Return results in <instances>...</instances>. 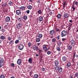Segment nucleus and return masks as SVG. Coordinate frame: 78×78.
<instances>
[{"mask_svg":"<svg viewBox=\"0 0 78 78\" xmlns=\"http://www.w3.org/2000/svg\"><path fill=\"white\" fill-rule=\"evenodd\" d=\"M67 33L66 30H63L61 32V36L62 37H64L67 35Z\"/></svg>","mask_w":78,"mask_h":78,"instance_id":"nucleus-1","label":"nucleus"},{"mask_svg":"<svg viewBox=\"0 0 78 78\" xmlns=\"http://www.w3.org/2000/svg\"><path fill=\"white\" fill-rule=\"evenodd\" d=\"M64 19H67L69 18V14L68 13H65L63 14V16Z\"/></svg>","mask_w":78,"mask_h":78,"instance_id":"nucleus-2","label":"nucleus"},{"mask_svg":"<svg viewBox=\"0 0 78 78\" xmlns=\"http://www.w3.org/2000/svg\"><path fill=\"white\" fill-rule=\"evenodd\" d=\"M2 60H0V67H2L3 66V62L4 61V59L3 58H1Z\"/></svg>","mask_w":78,"mask_h":78,"instance_id":"nucleus-3","label":"nucleus"},{"mask_svg":"<svg viewBox=\"0 0 78 78\" xmlns=\"http://www.w3.org/2000/svg\"><path fill=\"white\" fill-rule=\"evenodd\" d=\"M75 41L73 40H72L70 41V44L72 45H75Z\"/></svg>","mask_w":78,"mask_h":78,"instance_id":"nucleus-4","label":"nucleus"},{"mask_svg":"<svg viewBox=\"0 0 78 78\" xmlns=\"http://www.w3.org/2000/svg\"><path fill=\"white\" fill-rule=\"evenodd\" d=\"M28 61L30 64H32L33 63V58H30L28 59Z\"/></svg>","mask_w":78,"mask_h":78,"instance_id":"nucleus-5","label":"nucleus"},{"mask_svg":"<svg viewBox=\"0 0 78 78\" xmlns=\"http://www.w3.org/2000/svg\"><path fill=\"white\" fill-rule=\"evenodd\" d=\"M10 20V17L9 16H7L6 18L5 21V22H9Z\"/></svg>","mask_w":78,"mask_h":78,"instance_id":"nucleus-6","label":"nucleus"},{"mask_svg":"<svg viewBox=\"0 0 78 78\" xmlns=\"http://www.w3.org/2000/svg\"><path fill=\"white\" fill-rule=\"evenodd\" d=\"M62 61H63V62H65V61H67V57L65 56L62 57Z\"/></svg>","mask_w":78,"mask_h":78,"instance_id":"nucleus-7","label":"nucleus"},{"mask_svg":"<svg viewBox=\"0 0 78 78\" xmlns=\"http://www.w3.org/2000/svg\"><path fill=\"white\" fill-rule=\"evenodd\" d=\"M73 6H77V5H78V1H74L73 2Z\"/></svg>","mask_w":78,"mask_h":78,"instance_id":"nucleus-8","label":"nucleus"},{"mask_svg":"<svg viewBox=\"0 0 78 78\" xmlns=\"http://www.w3.org/2000/svg\"><path fill=\"white\" fill-rule=\"evenodd\" d=\"M58 70V73H62V67L59 68Z\"/></svg>","mask_w":78,"mask_h":78,"instance_id":"nucleus-9","label":"nucleus"},{"mask_svg":"<svg viewBox=\"0 0 78 78\" xmlns=\"http://www.w3.org/2000/svg\"><path fill=\"white\" fill-rule=\"evenodd\" d=\"M55 70L57 71L58 70V69H59V65L55 66Z\"/></svg>","mask_w":78,"mask_h":78,"instance_id":"nucleus-10","label":"nucleus"},{"mask_svg":"<svg viewBox=\"0 0 78 78\" xmlns=\"http://www.w3.org/2000/svg\"><path fill=\"white\" fill-rule=\"evenodd\" d=\"M76 10L75 9V5H72V7H71V10L72 11H75V10Z\"/></svg>","mask_w":78,"mask_h":78,"instance_id":"nucleus-11","label":"nucleus"},{"mask_svg":"<svg viewBox=\"0 0 78 78\" xmlns=\"http://www.w3.org/2000/svg\"><path fill=\"white\" fill-rule=\"evenodd\" d=\"M54 63L55 66H58V64H59V62L58 60H56L55 61Z\"/></svg>","mask_w":78,"mask_h":78,"instance_id":"nucleus-12","label":"nucleus"},{"mask_svg":"<svg viewBox=\"0 0 78 78\" xmlns=\"http://www.w3.org/2000/svg\"><path fill=\"white\" fill-rule=\"evenodd\" d=\"M72 47L71 45H69L67 46V49L68 50H72Z\"/></svg>","mask_w":78,"mask_h":78,"instance_id":"nucleus-13","label":"nucleus"},{"mask_svg":"<svg viewBox=\"0 0 78 78\" xmlns=\"http://www.w3.org/2000/svg\"><path fill=\"white\" fill-rule=\"evenodd\" d=\"M55 32L54 31V30H50L49 31V33L51 35H53L54 34V33Z\"/></svg>","mask_w":78,"mask_h":78,"instance_id":"nucleus-14","label":"nucleus"},{"mask_svg":"<svg viewBox=\"0 0 78 78\" xmlns=\"http://www.w3.org/2000/svg\"><path fill=\"white\" fill-rule=\"evenodd\" d=\"M39 20L40 22H42V21L43 20V17L41 16H40L39 17Z\"/></svg>","mask_w":78,"mask_h":78,"instance_id":"nucleus-15","label":"nucleus"},{"mask_svg":"<svg viewBox=\"0 0 78 78\" xmlns=\"http://www.w3.org/2000/svg\"><path fill=\"white\" fill-rule=\"evenodd\" d=\"M34 78H38L39 75L37 74H35L34 75Z\"/></svg>","mask_w":78,"mask_h":78,"instance_id":"nucleus-16","label":"nucleus"},{"mask_svg":"<svg viewBox=\"0 0 78 78\" xmlns=\"http://www.w3.org/2000/svg\"><path fill=\"white\" fill-rule=\"evenodd\" d=\"M20 50H23V45L22 44H20Z\"/></svg>","mask_w":78,"mask_h":78,"instance_id":"nucleus-17","label":"nucleus"},{"mask_svg":"<svg viewBox=\"0 0 78 78\" xmlns=\"http://www.w3.org/2000/svg\"><path fill=\"white\" fill-rule=\"evenodd\" d=\"M61 17V14H58L57 16V17L58 19H60Z\"/></svg>","mask_w":78,"mask_h":78,"instance_id":"nucleus-18","label":"nucleus"},{"mask_svg":"<svg viewBox=\"0 0 78 78\" xmlns=\"http://www.w3.org/2000/svg\"><path fill=\"white\" fill-rule=\"evenodd\" d=\"M16 14L20 16V10H17L16 11Z\"/></svg>","mask_w":78,"mask_h":78,"instance_id":"nucleus-19","label":"nucleus"},{"mask_svg":"<svg viewBox=\"0 0 78 78\" xmlns=\"http://www.w3.org/2000/svg\"><path fill=\"white\" fill-rule=\"evenodd\" d=\"M37 37H40V38H41V37H42V34H38L37 35Z\"/></svg>","mask_w":78,"mask_h":78,"instance_id":"nucleus-20","label":"nucleus"},{"mask_svg":"<svg viewBox=\"0 0 78 78\" xmlns=\"http://www.w3.org/2000/svg\"><path fill=\"white\" fill-rule=\"evenodd\" d=\"M5 38H6L5 36H2L1 37V39H2V40H4V39H5Z\"/></svg>","mask_w":78,"mask_h":78,"instance_id":"nucleus-21","label":"nucleus"},{"mask_svg":"<svg viewBox=\"0 0 78 78\" xmlns=\"http://www.w3.org/2000/svg\"><path fill=\"white\" fill-rule=\"evenodd\" d=\"M44 51H45L46 52V51H48V48H43Z\"/></svg>","mask_w":78,"mask_h":78,"instance_id":"nucleus-22","label":"nucleus"},{"mask_svg":"<svg viewBox=\"0 0 78 78\" xmlns=\"http://www.w3.org/2000/svg\"><path fill=\"white\" fill-rule=\"evenodd\" d=\"M27 8L29 9H32V6L31 5H29L27 6Z\"/></svg>","mask_w":78,"mask_h":78,"instance_id":"nucleus-23","label":"nucleus"},{"mask_svg":"<svg viewBox=\"0 0 78 78\" xmlns=\"http://www.w3.org/2000/svg\"><path fill=\"white\" fill-rule=\"evenodd\" d=\"M56 38L57 39L58 41H60V36H57L56 37Z\"/></svg>","mask_w":78,"mask_h":78,"instance_id":"nucleus-24","label":"nucleus"},{"mask_svg":"<svg viewBox=\"0 0 78 78\" xmlns=\"http://www.w3.org/2000/svg\"><path fill=\"white\" fill-rule=\"evenodd\" d=\"M70 64L71 63L70 62H69L67 63L66 65L67 67H70Z\"/></svg>","mask_w":78,"mask_h":78,"instance_id":"nucleus-25","label":"nucleus"},{"mask_svg":"<svg viewBox=\"0 0 78 78\" xmlns=\"http://www.w3.org/2000/svg\"><path fill=\"white\" fill-rule=\"evenodd\" d=\"M37 13H38L39 14H41L42 13V10H39L37 11Z\"/></svg>","mask_w":78,"mask_h":78,"instance_id":"nucleus-26","label":"nucleus"},{"mask_svg":"<svg viewBox=\"0 0 78 78\" xmlns=\"http://www.w3.org/2000/svg\"><path fill=\"white\" fill-rule=\"evenodd\" d=\"M74 78H76V77H77V76H78V73L77 72L74 75Z\"/></svg>","mask_w":78,"mask_h":78,"instance_id":"nucleus-27","label":"nucleus"},{"mask_svg":"<svg viewBox=\"0 0 78 78\" xmlns=\"http://www.w3.org/2000/svg\"><path fill=\"white\" fill-rule=\"evenodd\" d=\"M40 38H37L36 39V42H40Z\"/></svg>","mask_w":78,"mask_h":78,"instance_id":"nucleus-28","label":"nucleus"},{"mask_svg":"<svg viewBox=\"0 0 78 78\" xmlns=\"http://www.w3.org/2000/svg\"><path fill=\"white\" fill-rule=\"evenodd\" d=\"M27 16L25 15L23 16V19H24L25 20H27Z\"/></svg>","mask_w":78,"mask_h":78,"instance_id":"nucleus-29","label":"nucleus"},{"mask_svg":"<svg viewBox=\"0 0 78 78\" xmlns=\"http://www.w3.org/2000/svg\"><path fill=\"white\" fill-rule=\"evenodd\" d=\"M8 4L9 6H12V2L11 1H10L8 3Z\"/></svg>","mask_w":78,"mask_h":78,"instance_id":"nucleus-30","label":"nucleus"},{"mask_svg":"<svg viewBox=\"0 0 78 78\" xmlns=\"http://www.w3.org/2000/svg\"><path fill=\"white\" fill-rule=\"evenodd\" d=\"M47 48V45H46V44L43 45L42 48Z\"/></svg>","mask_w":78,"mask_h":78,"instance_id":"nucleus-31","label":"nucleus"},{"mask_svg":"<svg viewBox=\"0 0 78 78\" xmlns=\"http://www.w3.org/2000/svg\"><path fill=\"white\" fill-rule=\"evenodd\" d=\"M47 55H50L51 54V51H48L47 52Z\"/></svg>","mask_w":78,"mask_h":78,"instance_id":"nucleus-32","label":"nucleus"},{"mask_svg":"<svg viewBox=\"0 0 78 78\" xmlns=\"http://www.w3.org/2000/svg\"><path fill=\"white\" fill-rule=\"evenodd\" d=\"M9 44H14V41H13V40L9 42Z\"/></svg>","mask_w":78,"mask_h":78,"instance_id":"nucleus-33","label":"nucleus"},{"mask_svg":"<svg viewBox=\"0 0 78 78\" xmlns=\"http://www.w3.org/2000/svg\"><path fill=\"white\" fill-rule=\"evenodd\" d=\"M17 64L18 65H20V59H19L17 61Z\"/></svg>","mask_w":78,"mask_h":78,"instance_id":"nucleus-34","label":"nucleus"},{"mask_svg":"<svg viewBox=\"0 0 78 78\" xmlns=\"http://www.w3.org/2000/svg\"><path fill=\"white\" fill-rule=\"evenodd\" d=\"M28 46L29 47H31V43H30V42H29V43H28Z\"/></svg>","mask_w":78,"mask_h":78,"instance_id":"nucleus-35","label":"nucleus"},{"mask_svg":"<svg viewBox=\"0 0 78 78\" xmlns=\"http://www.w3.org/2000/svg\"><path fill=\"white\" fill-rule=\"evenodd\" d=\"M0 78H5V76H4L3 75H1Z\"/></svg>","mask_w":78,"mask_h":78,"instance_id":"nucleus-36","label":"nucleus"},{"mask_svg":"<svg viewBox=\"0 0 78 78\" xmlns=\"http://www.w3.org/2000/svg\"><path fill=\"white\" fill-rule=\"evenodd\" d=\"M57 50H58V51H60V50H61V49H60V48H59V47H57Z\"/></svg>","mask_w":78,"mask_h":78,"instance_id":"nucleus-37","label":"nucleus"},{"mask_svg":"<svg viewBox=\"0 0 78 78\" xmlns=\"http://www.w3.org/2000/svg\"><path fill=\"white\" fill-rule=\"evenodd\" d=\"M52 41L53 42H55V41H56V39H55V38H53L52 39Z\"/></svg>","mask_w":78,"mask_h":78,"instance_id":"nucleus-38","label":"nucleus"},{"mask_svg":"<svg viewBox=\"0 0 78 78\" xmlns=\"http://www.w3.org/2000/svg\"><path fill=\"white\" fill-rule=\"evenodd\" d=\"M6 5H7V4H6V3H5V4H2V6H6Z\"/></svg>","mask_w":78,"mask_h":78,"instance_id":"nucleus-39","label":"nucleus"},{"mask_svg":"<svg viewBox=\"0 0 78 78\" xmlns=\"http://www.w3.org/2000/svg\"><path fill=\"white\" fill-rule=\"evenodd\" d=\"M66 3L65 2H64L63 4V6L64 8H65V6H66Z\"/></svg>","mask_w":78,"mask_h":78,"instance_id":"nucleus-40","label":"nucleus"},{"mask_svg":"<svg viewBox=\"0 0 78 78\" xmlns=\"http://www.w3.org/2000/svg\"><path fill=\"white\" fill-rule=\"evenodd\" d=\"M25 8V7H24V6H22L20 8H21L22 9H24Z\"/></svg>","mask_w":78,"mask_h":78,"instance_id":"nucleus-41","label":"nucleus"},{"mask_svg":"<svg viewBox=\"0 0 78 78\" xmlns=\"http://www.w3.org/2000/svg\"><path fill=\"white\" fill-rule=\"evenodd\" d=\"M19 42V41L18 40H16L15 41V43L16 44H17V43H18Z\"/></svg>","mask_w":78,"mask_h":78,"instance_id":"nucleus-42","label":"nucleus"},{"mask_svg":"<svg viewBox=\"0 0 78 78\" xmlns=\"http://www.w3.org/2000/svg\"><path fill=\"white\" fill-rule=\"evenodd\" d=\"M17 28H20V24H18L17 25Z\"/></svg>","mask_w":78,"mask_h":78,"instance_id":"nucleus-43","label":"nucleus"},{"mask_svg":"<svg viewBox=\"0 0 78 78\" xmlns=\"http://www.w3.org/2000/svg\"><path fill=\"white\" fill-rule=\"evenodd\" d=\"M62 41H66V39L64 38H62Z\"/></svg>","mask_w":78,"mask_h":78,"instance_id":"nucleus-44","label":"nucleus"},{"mask_svg":"<svg viewBox=\"0 0 78 78\" xmlns=\"http://www.w3.org/2000/svg\"><path fill=\"white\" fill-rule=\"evenodd\" d=\"M12 67H14V64L13 63H12L11 64Z\"/></svg>","mask_w":78,"mask_h":78,"instance_id":"nucleus-45","label":"nucleus"},{"mask_svg":"<svg viewBox=\"0 0 78 78\" xmlns=\"http://www.w3.org/2000/svg\"><path fill=\"white\" fill-rule=\"evenodd\" d=\"M48 12H50L51 11V10L50 9V8H48L47 9Z\"/></svg>","mask_w":78,"mask_h":78,"instance_id":"nucleus-46","label":"nucleus"},{"mask_svg":"<svg viewBox=\"0 0 78 78\" xmlns=\"http://www.w3.org/2000/svg\"><path fill=\"white\" fill-rule=\"evenodd\" d=\"M27 14H29L30 13V10H28L26 11Z\"/></svg>","mask_w":78,"mask_h":78,"instance_id":"nucleus-47","label":"nucleus"},{"mask_svg":"<svg viewBox=\"0 0 78 78\" xmlns=\"http://www.w3.org/2000/svg\"><path fill=\"white\" fill-rule=\"evenodd\" d=\"M36 51H38V46H36Z\"/></svg>","mask_w":78,"mask_h":78,"instance_id":"nucleus-48","label":"nucleus"},{"mask_svg":"<svg viewBox=\"0 0 78 78\" xmlns=\"http://www.w3.org/2000/svg\"><path fill=\"white\" fill-rule=\"evenodd\" d=\"M72 25V24L71 23H70L69 24V25H68V27H71Z\"/></svg>","mask_w":78,"mask_h":78,"instance_id":"nucleus-49","label":"nucleus"},{"mask_svg":"<svg viewBox=\"0 0 78 78\" xmlns=\"http://www.w3.org/2000/svg\"><path fill=\"white\" fill-rule=\"evenodd\" d=\"M73 55H74L73 57H74V58H75V55H76V53H75V52H74Z\"/></svg>","mask_w":78,"mask_h":78,"instance_id":"nucleus-50","label":"nucleus"},{"mask_svg":"<svg viewBox=\"0 0 78 78\" xmlns=\"http://www.w3.org/2000/svg\"><path fill=\"white\" fill-rule=\"evenodd\" d=\"M8 39L9 41H11V38L10 37H8Z\"/></svg>","mask_w":78,"mask_h":78,"instance_id":"nucleus-51","label":"nucleus"},{"mask_svg":"<svg viewBox=\"0 0 78 78\" xmlns=\"http://www.w3.org/2000/svg\"><path fill=\"white\" fill-rule=\"evenodd\" d=\"M22 25H23L22 23H20V27H21L22 26Z\"/></svg>","mask_w":78,"mask_h":78,"instance_id":"nucleus-52","label":"nucleus"},{"mask_svg":"<svg viewBox=\"0 0 78 78\" xmlns=\"http://www.w3.org/2000/svg\"><path fill=\"white\" fill-rule=\"evenodd\" d=\"M20 21H22V20H23V18L21 17L20 18Z\"/></svg>","mask_w":78,"mask_h":78,"instance_id":"nucleus-53","label":"nucleus"},{"mask_svg":"<svg viewBox=\"0 0 78 78\" xmlns=\"http://www.w3.org/2000/svg\"><path fill=\"white\" fill-rule=\"evenodd\" d=\"M53 13V12H51L49 13V15H50L51 16L52 14Z\"/></svg>","mask_w":78,"mask_h":78,"instance_id":"nucleus-54","label":"nucleus"},{"mask_svg":"<svg viewBox=\"0 0 78 78\" xmlns=\"http://www.w3.org/2000/svg\"><path fill=\"white\" fill-rule=\"evenodd\" d=\"M61 45V43H58V45Z\"/></svg>","mask_w":78,"mask_h":78,"instance_id":"nucleus-55","label":"nucleus"},{"mask_svg":"<svg viewBox=\"0 0 78 78\" xmlns=\"http://www.w3.org/2000/svg\"><path fill=\"white\" fill-rule=\"evenodd\" d=\"M29 1L30 2V3H31V2H32L33 1V0H29Z\"/></svg>","mask_w":78,"mask_h":78,"instance_id":"nucleus-56","label":"nucleus"},{"mask_svg":"<svg viewBox=\"0 0 78 78\" xmlns=\"http://www.w3.org/2000/svg\"><path fill=\"white\" fill-rule=\"evenodd\" d=\"M42 71H44L45 70V68H42Z\"/></svg>","mask_w":78,"mask_h":78,"instance_id":"nucleus-57","label":"nucleus"},{"mask_svg":"<svg viewBox=\"0 0 78 78\" xmlns=\"http://www.w3.org/2000/svg\"><path fill=\"white\" fill-rule=\"evenodd\" d=\"M39 53H42V50L40 49H39Z\"/></svg>","mask_w":78,"mask_h":78,"instance_id":"nucleus-58","label":"nucleus"},{"mask_svg":"<svg viewBox=\"0 0 78 78\" xmlns=\"http://www.w3.org/2000/svg\"><path fill=\"white\" fill-rule=\"evenodd\" d=\"M33 50H36V47H33Z\"/></svg>","mask_w":78,"mask_h":78,"instance_id":"nucleus-59","label":"nucleus"},{"mask_svg":"<svg viewBox=\"0 0 78 78\" xmlns=\"http://www.w3.org/2000/svg\"><path fill=\"white\" fill-rule=\"evenodd\" d=\"M60 30H59V29H56V31H60Z\"/></svg>","mask_w":78,"mask_h":78,"instance_id":"nucleus-60","label":"nucleus"},{"mask_svg":"<svg viewBox=\"0 0 78 78\" xmlns=\"http://www.w3.org/2000/svg\"><path fill=\"white\" fill-rule=\"evenodd\" d=\"M33 47H37L36 45L34 44L33 46Z\"/></svg>","mask_w":78,"mask_h":78,"instance_id":"nucleus-61","label":"nucleus"},{"mask_svg":"<svg viewBox=\"0 0 78 78\" xmlns=\"http://www.w3.org/2000/svg\"><path fill=\"white\" fill-rule=\"evenodd\" d=\"M69 22H72V20H71L69 21Z\"/></svg>","mask_w":78,"mask_h":78,"instance_id":"nucleus-62","label":"nucleus"},{"mask_svg":"<svg viewBox=\"0 0 78 78\" xmlns=\"http://www.w3.org/2000/svg\"><path fill=\"white\" fill-rule=\"evenodd\" d=\"M35 55L36 56H39V55H38V54H36Z\"/></svg>","mask_w":78,"mask_h":78,"instance_id":"nucleus-63","label":"nucleus"},{"mask_svg":"<svg viewBox=\"0 0 78 78\" xmlns=\"http://www.w3.org/2000/svg\"><path fill=\"white\" fill-rule=\"evenodd\" d=\"M69 78H73V77L72 76H71Z\"/></svg>","mask_w":78,"mask_h":78,"instance_id":"nucleus-64","label":"nucleus"}]
</instances>
